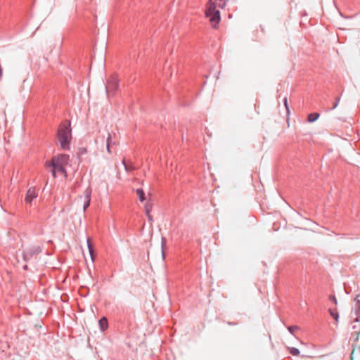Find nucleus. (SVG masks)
I'll list each match as a JSON object with an SVG mask.
<instances>
[{"label":"nucleus","instance_id":"nucleus-1","mask_svg":"<svg viewBox=\"0 0 360 360\" xmlns=\"http://www.w3.org/2000/svg\"><path fill=\"white\" fill-rule=\"evenodd\" d=\"M70 123H62L58 129L57 136L60 147L63 150L70 149V140L71 136Z\"/></svg>","mask_w":360,"mask_h":360},{"label":"nucleus","instance_id":"nucleus-2","mask_svg":"<svg viewBox=\"0 0 360 360\" xmlns=\"http://www.w3.org/2000/svg\"><path fill=\"white\" fill-rule=\"evenodd\" d=\"M41 251L42 248L39 245H32L23 251V260L26 262L36 260Z\"/></svg>","mask_w":360,"mask_h":360},{"label":"nucleus","instance_id":"nucleus-3","mask_svg":"<svg viewBox=\"0 0 360 360\" xmlns=\"http://www.w3.org/2000/svg\"><path fill=\"white\" fill-rule=\"evenodd\" d=\"M118 79L117 75H111L107 80L105 89L108 96H112L118 89Z\"/></svg>","mask_w":360,"mask_h":360},{"label":"nucleus","instance_id":"nucleus-4","mask_svg":"<svg viewBox=\"0 0 360 360\" xmlns=\"http://www.w3.org/2000/svg\"><path fill=\"white\" fill-rule=\"evenodd\" d=\"M69 162V155L67 154H60L57 156H53L51 159V163L60 164L66 166Z\"/></svg>","mask_w":360,"mask_h":360},{"label":"nucleus","instance_id":"nucleus-5","mask_svg":"<svg viewBox=\"0 0 360 360\" xmlns=\"http://www.w3.org/2000/svg\"><path fill=\"white\" fill-rule=\"evenodd\" d=\"M38 196V192L34 187L30 188L25 196V202L31 204L32 200Z\"/></svg>","mask_w":360,"mask_h":360},{"label":"nucleus","instance_id":"nucleus-6","mask_svg":"<svg viewBox=\"0 0 360 360\" xmlns=\"http://www.w3.org/2000/svg\"><path fill=\"white\" fill-rule=\"evenodd\" d=\"M84 195L85 197V200L83 205V210L84 211H85L87 209V207L90 205L91 202V188L90 186L86 188V190L84 191Z\"/></svg>","mask_w":360,"mask_h":360},{"label":"nucleus","instance_id":"nucleus-7","mask_svg":"<svg viewBox=\"0 0 360 360\" xmlns=\"http://www.w3.org/2000/svg\"><path fill=\"white\" fill-rule=\"evenodd\" d=\"M46 166L47 167H54V169H56L57 172H60L61 174H63L65 176H66L67 172L65 168V166L61 165L60 164L58 165V164L51 163V162H46Z\"/></svg>","mask_w":360,"mask_h":360},{"label":"nucleus","instance_id":"nucleus-8","mask_svg":"<svg viewBox=\"0 0 360 360\" xmlns=\"http://www.w3.org/2000/svg\"><path fill=\"white\" fill-rule=\"evenodd\" d=\"M359 335H360V331L354 330L352 333V336L350 338V340L353 341L352 346L354 347L352 352L351 354L352 356L353 355V354L356 349V347L354 345V342H356L357 344V342H358L359 338Z\"/></svg>","mask_w":360,"mask_h":360},{"label":"nucleus","instance_id":"nucleus-9","mask_svg":"<svg viewBox=\"0 0 360 360\" xmlns=\"http://www.w3.org/2000/svg\"><path fill=\"white\" fill-rule=\"evenodd\" d=\"M99 328L104 332L108 328V321L106 317L103 316L98 321Z\"/></svg>","mask_w":360,"mask_h":360},{"label":"nucleus","instance_id":"nucleus-10","mask_svg":"<svg viewBox=\"0 0 360 360\" xmlns=\"http://www.w3.org/2000/svg\"><path fill=\"white\" fill-rule=\"evenodd\" d=\"M355 301L356 302V307H355V311H356V318L354 319V321L356 322H358L359 321V318H360V315L359 314V311H360V299H359V295H357L356 297H355Z\"/></svg>","mask_w":360,"mask_h":360},{"label":"nucleus","instance_id":"nucleus-11","mask_svg":"<svg viewBox=\"0 0 360 360\" xmlns=\"http://www.w3.org/2000/svg\"><path fill=\"white\" fill-rule=\"evenodd\" d=\"M114 144H115V142H113L112 141V136L110 134H108V138L106 140V148H107V150L109 153H111L110 147H111V146H112Z\"/></svg>","mask_w":360,"mask_h":360},{"label":"nucleus","instance_id":"nucleus-12","mask_svg":"<svg viewBox=\"0 0 360 360\" xmlns=\"http://www.w3.org/2000/svg\"><path fill=\"white\" fill-rule=\"evenodd\" d=\"M136 193L140 201L143 202L146 200L145 193L142 188L136 189Z\"/></svg>","mask_w":360,"mask_h":360},{"label":"nucleus","instance_id":"nucleus-13","mask_svg":"<svg viewBox=\"0 0 360 360\" xmlns=\"http://www.w3.org/2000/svg\"><path fill=\"white\" fill-rule=\"evenodd\" d=\"M319 117V114L317 112L310 113L307 117V121L309 122H313Z\"/></svg>","mask_w":360,"mask_h":360},{"label":"nucleus","instance_id":"nucleus-14","mask_svg":"<svg viewBox=\"0 0 360 360\" xmlns=\"http://www.w3.org/2000/svg\"><path fill=\"white\" fill-rule=\"evenodd\" d=\"M151 210H152L151 205H150L149 203H146V205H145V212H146V215H147V217H148L149 220H151V219H152V217L150 214V212H151Z\"/></svg>","mask_w":360,"mask_h":360},{"label":"nucleus","instance_id":"nucleus-15","mask_svg":"<svg viewBox=\"0 0 360 360\" xmlns=\"http://www.w3.org/2000/svg\"><path fill=\"white\" fill-rule=\"evenodd\" d=\"M300 329V328L298 326H290L288 327V331L292 335H295L296 331L299 330Z\"/></svg>","mask_w":360,"mask_h":360},{"label":"nucleus","instance_id":"nucleus-16","mask_svg":"<svg viewBox=\"0 0 360 360\" xmlns=\"http://www.w3.org/2000/svg\"><path fill=\"white\" fill-rule=\"evenodd\" d=\"M87 245H88V249H89L90 255L93 259H94V247H93V245L91 244L89 238L87 239Z\"/></svg>","mask_w":360,"mask_h":360},{"label":"nucleus","instance_id":"nucleus-17","mask_svg":"<svg viewBox=\"0 0 360 360\" xmlns=\"http://www.w3.org/2000/svg\"><path fill=\"white\" fill-rule=\"evenodd\" d=\"M122 163L124 166V169L126 171L129 172V171H131L134 169V167H133L132 165L131 164H127L125 159H123L122 160Z\"/></svg>","mask_w":360,"mask_h":360},{"label":"nucleus","instance_id":"nucleus-18","mask_svg":"<svg viewBox=\"0 0 360 360\" xmlns=\"http://www.w3.org/2000/svg\"><path fill=\"white\" fill-rule=\"evenodd\" d=\"M329 311H330V314L331 315V316L336 321H338V318H339V314H338V312L336 309H329Z\"/></svg>","mask_w":360,"mask_h":360},{"label":"nucleus","instance_id":"nucleus-19","mask_svg":"<svg viewBox=\"0 0 360 360\" xmlns=\"http://www.w3.org/2000/svg\"><path fill=\"white\" fill-rule=\"evenodd\" d=\"M289 352L293 356H298L300 354V350L295 347L289 348Z\"/></svg>","mask_w":360,"mask_h":360},{"label":"nucleus","instance_id":"nucleus-20","mask_svg":"<svg viewBox=\"0 0 360 360\" xmlns=\"http://www.w3.org/2000/svg\"><path fill=\"white\" fill-rule=\"evenodd\" d=\"M340 97H338V98L335 99V101L334 102L333 106L330 108V110H333V109H335V108L338 105V103H339V102H340Z\"/></svg>","mask_w":360,"mask_h":360},{"label":"nucleus","instance_id":"nucleus-21","mask_svg":"<svg viewBox=\"0 0 360 360\" xmlns=\"http://www.w3.org/2000/svg\"><path fill=\"white\" fill-rule=\"evenodd\" d=\"M284 105L285 106V108H286L287 111H289L288 105V101H287V98L286 97H285V98H284Z\"/></svg>","mask_w":360,"mask_h":360},{"label":"nucleus","instance_id":"nucleus-22","mask_svg":"<svg viewBox=\"0 0 360 360\" xmlns=\"http://www.w3.org/2000/svg\"><path fill=\"white\" fill-rule=\"evenodd\" d=\"M51 173H52V175L54 178L56 177V173H57V171L56 169H54V167H53L52 170H51Z\"/></svg>","mask_w":360,"mask_h":360},{"label":"nucleus","instance_id":"nucleus-23","mask_svg":"<svg viewBox=\"0 0 360 360\" xmlns=\"http://www.w3.org/2000/svg\"><path fill=\"white\" fill-rule=\"evenodd\" d=\"M330 300L331 301H333L335 304H336V303H337V300H336V298H335V296L330 295Z\"/></svg>","mask_w":360,"mask_h":360},{"label":"nucleus","instance_id":"nucleus-24","mask_svg":"<svg viewBox=\"0 0 360 360\" xmlns=\"http://www.w3.org/2000/svg\"><path fill=\"white\" fill-rule=\"evenodd\" d=\"M23 269H24L25 270H27V269H28V266H27V264H25V265L23 266Z\"/></svg>","mask_w":360,"mask_h":360},{"label":"nucleus","instance_id":"nucleus-25","mask_svg":"<svg viewBox=\"0 0 360 360\" xmlns=\"http://www.w3.org/2000/svg\"><path fill=\"white\" fill-rule=\"evenodd\" d=\"M228 323H229V325H231V326H232V325H235V323H231V322H229Z\"/></svg>","mask_w":360,"mask_h":360},{"label":"nucleus","instance_id":"nucleus-26","mask_svg":"<svg viewBox=\"0 0 360 360\" xmlns=\"http://www.w3.org/2000/svg\"><path fill=\"white\" fill-rule=\"evenodd\" d=\"M356 326H352V328H353V329H356Z\"/></svg>","mask_w":360,"mask_h":360},{"label":"nucleus","instance_id":"nucleus-27","mask_svg":"<svg viewBox=\"0 0 360 360\" xmlns=\"http://www.w3.org/2000/svg\"><path fill=\"white\" fill-rule=\"evenodd\" d=\"M351 360H352V359Z\"/></svg>","mask_w":360,"mask_h":360}]
</instances>
